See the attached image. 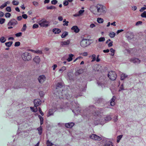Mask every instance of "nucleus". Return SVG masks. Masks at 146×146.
I'll list each match as a JSON object with an SVG mask.
<instances>
[{"label":"nucleus","mask_w":146,"mask_h":146,"mask_svg":"<svg viewBox=\"0 0 146 146\" xmlns=\"http://www.w3.org/2000/svg\"><path fill=\"white\" fill-rule=\"evenodd\" d=\"M96 11L93 9V7H90V11L94 14L99 15H104L106 13L107 9L104 5L100 4H97L94 7Z\"/></svg>","instance_id":"obj_1"},{"label":"nucleus","mask_w":146,"mask_h":146,"mask_svg":"<svg viewBox=\"0 0 146 146\" xmlns=\"http://www.w3.org/2000/svg\"><path fill=\"white\" fill-rule=\"evenodd\" d=\"M72 108L73 109L72 111L75 114H79L80 112L81 108L79 106V104L77 103L72 102Z\"/></svg>","instance_id":"obj_2"},{"label":"nucleus","mask_w":146,"mask_h":146,"mask_svg":"<svg viewBox=\"0 0 146 146\" xmlns=\"http://www.w3.org/2000/svg\"><path fill=\"white\" fill-rule=\"evenodd\" d=\"M37 23L41 27H47L49 26V22L45 19H42L41 20L39 19L37 20Z\"/></svg>","instance_id":"obj_3"},{"label":"nucleus","mask_w":146,"mask_h":146,"mask_svg":"<svg viewBox=\"0 0 146 146\" xmlns=\"http://www.w3.org/2000/svg\"><path fill=\"white\" fill-rule=\"evenodd\" d=\"M21 57L23 59L24 61H29L31 58V54L28 52H26L23 53L21 55Z\"/></svg>","instance_id":"obj_4"},{"label":"nucleus","mask_w":146,"mask_h":146,"mask_svg":"<svg viewBox=\"0 0 146 146\" xmlns=\"http://www.w3.org/2000/svg\"><path fill=\"white\" fill-rule=\"evenodd\" d=\"M108 76L111 80H115L117 75L115 72L112 71L109 72L108 74Z\"/></svg>","instance_id":"obj_5"},{"label":"nucleus","mask_w":146,"mask_h":146,"mask_svg":"<svg viewBox=\"0 0 146 146\" xmlns=\"http://www.w3.org/2000/svg\"><path fill=\"white\" fill-rule=\"evenodd\" d=\"M89 44V42L87 39H83L80 42V45L83 47H85Z\"/></svg>","instance_id":"obj_6"},{"label":"nucleus","mask_w":146,"mask_h":146,"mask_svg":"<svg viewBox=\"0 0 146 146\" xmlns=\"http://www.w3.org/2000/svg\"><path fill=\"white\" fill-rule=\"evenodd\" d=\"M89 137L91 139L95 141H100L102 139V138L100 137L95 134H92L90 135Z\"/></svg>","instance_id":"obj_7"},{"label":"nucleus","mask_w":146,"mask_h":146,"mask_svg":"<svg viewBox=\"0 0 146 146\" xmlns=\"http://www.w3.org/2000/svg\"><path fill=\"white\" fill-rule=\"evenodd\" d=\"M17 24L18 22L17 20L14 19H12L9 21V22L7 24V25L9 26H15L17 25Z\"/></svg>","instance_id":"obj_8"},{"label":"nucleus","mask_w":146,"mask_h":146,"mask_svg":"<svg viewBox=\"0 0 146 146\" xmlns=\"http://www.w3.org/2000/svg\"><path fill=\"white\" fill-rule=\"evenodd\" d=\"M70 42V40H68L66 41H62L60 42V46L61 47H65L68 46Z\"/></svg>","instance_id":"obj_9"},{"label":"nucleus","mask_w":146,"mask_h":146,"mask_svg":"<svg viewBox=\"0 0 146 146\" xmlns=\"http://www.w3.org/2000/svg\"><path fill=\"white\" fill-rule=\"evenodd\" d=\"M46 80V77L45 76L42 75L40 76L38 78V80L40 83H43Z\"/></svg>","instance_id":"obj_10"},{"label":"nucleus","mask_w":146,"mask_h":146,"mask_svg":"<svg viewBox=\"0 0 146 146\" xmlns=\"http://www.w3.org/2000/svg\"><path fill=\"white\" fill-rule=\"evenodd\" d=\"M41 102L39 99L35 100L34 101V104L35 107H37L41 104Z\"/></svg>","instance_id":"obj_11"},{"label":"nucleus","mask_w":146,"mask_h":146,"mask_svg":"<svg viewBox=\"0 0 146 146\" xmlns=\"http://www.w3.org/2000/svg\"><path fill=\"white\" fill-rule=\"evenodd\" d=\"M130 61L135 64H138L140 62V60L139 59L134 58L131 59Z\"/></svg>","instance_id":"obj_12"},{"label":"nucleus","mask_w":146,"mask_h":146,"mask_svg":"<svg viewBox=\"0 0 146 146\" xmlns=\"http://www.w3.org/2000/svg\"><path fill=\"white\" fill-rule=\"evenodd\" d=\"M98 86H101L103 88L105 87V81L103 80V81H99L97 82Z\"/></svg>","instance_id":"obj_13"},{"label":"nucleus","mask_w":146,"mask_h":146,"mask_svg":"<svg viewBox=\"0 0 146 146\" xmlns=\"http://www.w3.org/2000/svg\"><path fill=\"white\" fill-rule=\"evenodd\" d=\"M116 97L114 96H113L112 98L110 100V103L111 106H114L115 104V101L116 99Z\"/></svg>","instance_id":"obj_14"},{"label":"nucleus","mask_w":146,"mask_h":146,"mask_svg":"<svg viewBox=\"0 0 146 146\" xmlns=\"http://www.w3.org/2000/svg\"><path fill=\"white\" fill-rule=\"evenodd\" d=\"M71 29L76 33H78L80 31L79 29L76 26H73L72 28Z\"/></svg>","instance_id":"obj_15"},{"label":"nucleus","mask_w":146,"mask_h":146,"mask_svg":"<svg viewBox=\"0 0 146 146\" xmlns=\"http://www.w3.org/2000/svg\"><path fill=\"white\" fill-rule=\"evenodd\" d=\"M84 70L82 69H80L77 70L75 73V74L76 76H78L83 72Z\"/></svg>","instance_id":"obj_16"},{"label":"nucleus","mask_w":146,"mask_h":146,"mask_svg":"<svg viewBox=\"0 0 146 146\" xmlns=\"http://www.w3.org/2000/svg\"><path fill=\"white\" fill-rule=\"evenodd\" d=\"M74 124V123L72 122L69 123H66L65 125L67 128H70L73 126Z\"/></svg>","instance_id":"obj_17"},{"label":"nucleus","mask_w":146,"mask_h":146,"mask_svg":"<svg viewBox=\"0 0 146 146\" xmlns=\"http://www.w3.org/2000/svg\"><path fill=\"white\" fill-rule=\"evenodd\" d=\"M74 56V55L72 54H69L68 57L67 59V60L68 62H70L72 61L73 59V57Z\"/></svg>","instance_id":"obj_18"},{"label":"nucleus","mask_w":146,"mask_h":146,"mask_svg":"<svg viewBox=\"0 0 146 146\" xmlns=\"http://www.w3.org/2000/svg\"><path fill=\"white\" fill-rule=\"evenodd\" d=\"M63 86V84L62 83L59 82L56 84V89H59L60 88H62Z\"/></svg>","instance_id":"obj_19"},{"label":"nucleus","mask_w":146,"mask_h":146,"mask_svg":"<svg viewBox=\"0 0 146 146\" xmlns=\"http://www.w3.org/2000/svg\"><path fill=\"white\" fill-rule=\"evenodd\" d=\"M33 60L36 63H39L40 61L39 57L38 56H36L34 58Z\"/></svg>","instance_id":"obj_20"},{"label":"nucleus","mask_w":146,"mask_h":146,"mask_svg":"<svg viewBox=\"0 0 146 146\" xmlns=\"http://www.w3.org/2000/svg\"><path fill=\"white\" fill-rule=\"evenodd\" d=\"M104 145L105 146H113L112 142L110 141H106Z\"/></svg>","instance_id":"obj_21"},{"label":"nucleus","mask_w":146,"mask_h":146,"mask_svg":"<svg viewBox=\"0 0 146 146\" xmlns=\"http://www.w3.org/2000/svg\"><path fill=\"white\" fill-rule=\"evenodd\" d=\"M111 119V117L110 115H108L106 117H105L104 119L106 122H108V121L110 120Z\"/></svg>","instance_id":"obj_22"},{"label":"nucleus","mask_w":146,"mask_h":146,"mask_svg":"<svg viewBox=\"0 0 146 146\" xmlns=\"http://www.w3.org/2000/svg\"><path fill=\"white\" fill-rule=\"evenodd\" d=\"M53 32L55 34H58L60 32V30L58 29L55 28L53 29Z\"/></svg>","instance_id":"obj_23"},{"label":"nucleus","mask_w":146,"mask_h":146,"mask_svg":"<svg viewBox=\"0 0 146 146\" xmlns=\"http://www.w3.org/2000/svg\"><path fill=\"white\" fill-rule=\"evenodd\" d=\"M127 76L125 74H122L121 76V80H123L125 78H127Z\"/></svg>","instance_id":"obj_24"},{"label":"nucleus","mask_w":146,"mask_h":146,"mask_svg":"<svg viewBox=\"0 0 146 146\" xmlns=\"http://www.w3.org/2000/svg\"><path fill=\"white\" fill-rule=\"evenodd\" d=\"M30 50L32 52H34V53H36L37 54H42V52L41 50Z\"/></svg>","instance_id":"obj_25"},{"label":"nucleus","mask_w":146,"mask_h":146,"mask_svg":"<svg viewBox=\"0 0 146 146\" xmlns=\"http://www.w3.org/2000/svg\"><path fill=\"white\" fill-rule=\"evenodd\" d=\"M54 113V112L52 110L50 109L49 110L48 112V114L47 115L48 117H49L50 115H53Z\"/></svg>","instance_id":"obj_26"},{"label":"nucleus","mask_w":146,"mask_h":146,"mask_svg":"<svg viewBox=\"0 0 146 146\" xmlns=\"http://www.w3.org/2000/svg\"><path fill=\"white\" fill-rule=\"evenodd\" d=\"M30 109L32 111L34 112H36L38 111L37 107H30Z\"/></svg>","instance_id":"obj_27"},{"label":"nucleus","mask_w":146,"mask_h":146,"mask_svg":"<svg viewBox=\"0 0 146 146\" xmlns=\"http://www.w3.org/2000/svg\"><path fill=\"white\" fill-rule=\"evenodd\" d=\"M13 43V42L12 41H10L5 43V44L7 46L10 47L11 46Z\"/></svg>","instance_id":"obj_28"},{"label":"nucleus","mask_w":146,"mask_h":146,"mask_svg":"<svg viewBox=\"0 0 146 146\" xmlns=\"http://www.w3.org/2000/svg\"><path fill=\"white\" fill-rule=\"evenodd\" d=\"M38 117L40 119V124L41 125L43 123V118L40 115H39L38 116Z\"/></svg>","instance_id":"obj_29"},{"label":"nucleus","mask_w":146,"mask_h":146,"mask_svg":"<svg viewBox=\"0 0 146 146\" xmlns=\"http://www.w3.org/2000/svg\"><path fill=\"white\" fill-rule=\"evenodd\" d=\"M46 9L48 10L49 9H56V7L53 6H47L46 7Z\"/></svg>","instance_id":"obj_30"},{"label":"nucleus","mask_w":146,"mask_h":146,"mask_svg":"<svg viewBox=\"0 0 146 146\" xmlns=\"http://www.w3.org/2000/svg\"><path fill=\"white\" fill-rule=\"evenodd\" d=\"M6 41L5 38L4 36H2L0 38V41L1 43H4Z\"/></svg>","instance_id":"obj_31"},{"label":"nucleus","mask_w":146,"mask_h":146,"mask_svg":"<svg viewBox=\"0 0 146 146\" xmlns=\"http://www.w3.org/2000/svg\"><path fill=\"white\" fill-rule=\"evenodd\" d=\"M97 21L99 23H102L104 22V20L101 18H98L97 19Z\"/></svg>","instance_id":"obj_32"},{"label":"nucleus","mask_w":146,"mask_h":146,"mask_svg":"<svg viewBox=\"0 0 146 146\" xmlns=\"http://www.w3.org/2000/svg\"><path fill=\"white\" fill-rule=\"evenodd\" d=\"M37 130L38 131V133L39 135H41L42 132V128L41 126H40L39 127L37 128Z\"/></svg>","instance_id":"obj_33"},{"label":"nucleus","mask_w":146,"mask_h":146,"mask_svg":"<svg viewBox=\"0 0 146 146\" xmlns=\"http://www.w3.org/2000/svg\"><path fill=\"white\" fill-rule=\"evenodd\" d=\"M115 35V33L113 32H111L109 34V36L111 38H114Z\"/></svg>","instance_id":"obj_34"},{"label":"nucleus","mask_w":146,"mask_h":146,"mask_svg":"<svg viewBox=\"0 0 146 146\" xmlns=\"http://www.w3.org/2000/svg\"><path fill=\"white\" fill-rule=\"evenodd\" d=\"M46 144L47 146H52L53 145V144L49 141V140L47 141Z\"/></svg>","instance_id":"obj_35"},{"label":"nucleus","mask_w":146,"mask_h":146,"mask_svg":"<svg viewBox=\"0 0 146 146\" xmlns=\"http://www.w3.org/2000/svg\"><path fill=\"white\" fill-rule=\"evenodd\" d=\"M122 135H120L117 137V143H119V142L120 140L122 138Z\"/></svg>","instance_id":"obj_36"},{"label":"nucleus","mask_w":146,"mask_h":146,"mask_svg":"<svg viewBox=\"0 0 146 146\" xmlns=\"http://www.w3.org/2000/svg\"><path fill=\"white\" fill-rule=\"evenodd\" d=\"M92 59L91 62H92L96 60V55L95 54H93L92 56Z\"/></svg>","instance_id":"obj_37"},{"label":"nucleus","mask_w":146,"mask_h":146,"mask_svg":"<svg viewBox=\"0 0 146 146\" xmlns=\"http://www.w3.org/2000/svg\"><path fill=\"white\" fill-rule=\"evenodd\" d=\"M68 35V33L66 32H64L62 35L61 37L62 38H65Z\"/></svg>","instance_id":"obj_38"},{"label":"nucleus","mask_w":146,"mask_h":146,"mask_svg":"<svg viewBox=\"0 0 146 146\" xmlns=\"http://www.w3.org/2000/svg\"><path fill=\"white\" fill-rule=\"evenodd\" d=\"M19 1L15 0H13L12 1V4L15 5H19Z\"/></svg>","instance_id":"obj_39"},{"label":"nucleus","mask_w":146,"mask_h":146,"mask_svg":"<svg viewBox=\"0 0 146 146\" xmlns=\"http://www.w3.org/2000/svg\"><path fill=\"white\" fill-rule=\"evenodd\" d=\"M26 28L27 26L26 24L24 25L21 29V31L23 32L25 31L26 30Z\"/></svg>","instance_id":"obj_40"},{"label":"nucleus","mask_w":146,"mask_h":146,"mask_svg":"<svg viewBox=\"0 0 146 146\" xmlns=\"http://www.w3.org/2000/svg\"><path fill=\"white\" fill-rule=\"evenodd\" d=\"M141 16L142 17L146 18V11H145L143 13H141Z\"/></svg>","instance_id":"obj_41"},{"label":"nucleus","mask_w":146,"mask_h":146,"mask_svg":"<svg viewBox=\"0 0 146 146\" xmlns=\"http://www.w3.org/2000/svg\"><path fill=\"white\" fill-rule=\"evenodd\" d=\"M5 21V19L0 18V24H3Z\"/></svg>","instance_id":"obj_42"},{"label":"nucleus","mask_w":146,"mask_h":146,"mask_svg":"<svg viewBox=\"0 0 146 146\" xmlns=\"http://www.w3.org/2000/svg\"><path fill=\"white\" fill-rule=\"evenodd\" d=\"M146 9V5H144V6L141 7L139 10V11L141 12H143L144 10Z\"/></svg>","instance_id":"obj_43"},{"label":"nucleus","mask_w":146,"mask_h":146,"mask_svg":"<svg viewBox=\"0 0 146 146\" xmlns=\"http://www.w3.org/2000/svg\"><path fill=\"white\" fill-rule=\"evenodd\" d=\"M5 16L6 18H9L11 16V14L9 13H7L5 14Z\"/></svg>","instance_id":"obj_44"},{"label":"nucleus","mask_w":146,"mask_h":146,"mask_svg":"<svg viewBox=\"0 0 146 146\" xmlns=\"http://www.w3.org/2000/svg\"><path fill=\"white\" fill-rule=\"evenodd\" d=\"M58 3V1L56 0H52L51 1V3L53 5H56Z\"/></svg>","instance_id":"obj_45"},{"label":"nucleus","mask_w":146,"mask_h":146,"mask_svg":"<svg viewBox=\"0 0 146 146\" xmlns=\"http://www.w3.org/2000/svg\"><path fill=\"white\" fill-rule=\"evenodd\" d=\"M105 40V38L104 37H102L99 38L98 39V41L100 42L104 41Z\"/></svg>","instance_id":"obj_46"},{"label":"nucleus","mask_w":146,"mask_h":146,"mask_svg":"<svg viewBox=\"0 0 146 146\" xmlns=\"http://www.w3.org/2000/svg\"><path fill=\"white\" fill-rule=\"evenodd\" d=\"M22 35V33L21 32H19L15 34V36L17 37L21 36Z\"/></svg>","instance_id":"obj_47"},{"label":"nucleus","mask_w":146,"mask_h":146,"mask_svg":"<svg viewBox=\"0 0 146 146\" xmlns=\"http://www.w3.org/2000/svg\"><path fill=\"white\" fill-rule=\"evenodd\" d=\"M66 69V67L64 66H63L60 69V70H59V71H62V72L63 71L65 70Z\"/></svg>","instance_id":"obj_48"},{"label":"nucleus","mask_w":146,"mask_h":146,"mask_svg":"<svg viewBox=\"0 0 146 146\" xmlns=\"http://www.w3.org/2000/svg\"><path fill=\"white\" fill-rule=\"evenodd\" d=\"M6 10L9 12H10L11 11V8L10 7H7L6 9Z\"/></svg>","instance_id":"obj_49"},{"label":"nucleus","mask_w":146,"mask_h":146,"mask_svg":"<svg viewBox=\"0 0 146 146\" xmlns=\"http://www.w3.org/2000/svg\"><path fill=\"white\" fill-rule=\"evenodd\" d=\"M20 42H16L15 43V46H20Z\"/></svg>","instance_id":"obj_50"},{"label":"nucleus","mask_w":146,"mask_h":146,"mask_svg":"<svg viewBox=\"0 0 146 146\" xmlns=\"http://www.w3.org/2000/svg\"><path fill=\"white\" fill-rule=\"evenodd\" d=\"M38 27V25L37 24H34L33 26V29L37 28Z\"/></svg>","instance_id":"obj_51"},{"label":"nucleus","mask_w":146,"mask_h":146,"mask_svg":"<svg viewBox=\"0 0 146 146\" xmlns=\"http://www.w3.org/2000/svg\"><path fill=\"white\" fill-rule=\"evenodd\" d=\"M142 23V22L141 21H138L136 23L135 25L136 26H138L139 25H141Z\"/></svg>","instance_id":"obj_52"},{"label":"nucleus","mask_w":146,"mask_h":146,"mask_svg":"<svg viewBox=\"0 0 146 146\" xmlns=\"http://www.w3.org/2000/svg\"><path fill=\"white\" fill-rule=\"evenodd\" d=\"M63 3L64 5L67 6L68 4V2L67 1H64Z\"/></svg>","instance_id":"obj_53"},{"label":"nucleus","mask_w":146,"mask_h":146,"mask_svg":"<svg viewBox=\"0 0 146 146\" xmlns=\"http://www.w3.org/2000/svg\"><path fill=\"white\" fill-rule=\"evenodd\" d=\"M38 111H39V112L40 113V114L42 115V116H43L44 115V113H43L42 111V110H41V108L39 107L38 108Z\"/></svg>","instance_id":"obj_54"},{"label":"nucleus","mask_w":146,"mask_h":146,"mask_svg":"<svg viewBox=\"0 0 146 146\" xmlns=\"http://www.w3.org/2000/svg\"><path fill=\"white\" fill-rule=\"evenodd\" d=\"M124 90L123 84H122L121 85V86L119 87V91H120L121 90Z\"/></svg>","instance_id":"obj_55"},{"label":"nucleus","mask_w":146,"mask_h":146,"mask_svg":"<svg viewBox=\"0 0 146 146\" xmlns=\"http://www.w3.org/2000/svg\"><path fill=\"white\" fill-rule=\"evenodd\" d=\"M33 4L35 6H37L38 5V3L36 1L33 2Z\"/></svg>","instance_id":"obj_56"},{"label":"nucleus","mask_w":146,"mask_h":146,"mask_svg":"<svg viewBox=\"0 0 146 146\" xmlns=\"http://www.w3.org/2000/svg\"><path fill=\"white\" fill-rule=\"evenodd\" d=\"M22 17L24 19H26L27 18V15L26 14H23L22 15Z\"/></svg>","instance_id":"obj_57"},{"label":"nucleus","mask_w":146,"mask_h":146,"mask_svg":"<svg viewBox=\"0 0 146 146\" xmlns=\"http://www.w3.org/2000/svg\"><path fill=\"white\" fill-rule=\"evenodd\" d=\"M58 19L59 21H62L63 20L62 17L61 16H59L58 17Z\"/></svg>","instance_id":"obj_58"},{"label":"nucleus","mask_w":146,"mask_h":146,"mask_svg":"<svg viewBox=\"0 0 146 146\" xmlns=\"http://www.w3.org/2000/svg\"><path fill=\"white\" fill-rule=\"evenodd\" d=\"M82 55L84 56H86L88 55V53L87 52H84L81 54Z\"/></svg>","instance_id":"obj_59"},{"label":"nucleus","mask_w":146,"mask_h":146,"mask_svg":"<svg viewBox=\"0 0 146 146\" xmlns=\"http://www.w3.org/2000/svg\"><path fill=\"white\" fill-rule=\"evenodd\" d=\"M4 15V14L3 12L2 11H0V17H3Z\"/></svg>","instance_id":"obj_60"},{"label":"nucleus","mask_w":146,"mask_h":146,"mask_svg":"<svg viewBox=\"0 0 146 146\" xmlns=\"http://www.w3.org/2000/svg\"><path fill=\"white\" fill-rule=\"evenodd\" d=\"M17 19L18 21H20L22 19V17L20 16L17 17Z\"/></svg>","instance_id":"obj_61"},{"label":"nucleus","mask_w":146,"mask_h":146,"mask_svg":"<svg viewBox=\"0 0 146 146\" xmlns=\"http://www.w3.org/2000/svg\"><path fill=\"white\" fill-rule=\"evenodd\" d=\"M113 43V42L111 41L108 44V46L109 47L112 46L113 45V44H112Z\"/></svg>","instance_id":"obj_62"},{"label":"nucleus","mask_w":146,"mask_h":146,"mask_svg":"<svg viewBox=\"0 0 146 146\" xmlns=\"http://www.w3.org/2000/svg\"><path fill=\"white\" fill-rule=\"evenodd\" d=\"M68 23H69V22L68 21H66V22H65V23H64L63 25L64 26H67L68 25Z\"/></svg>","instance_id":"obj_63"},{"label":"nucleus","mask_w":146,"mask_h":146,"mask_svg":"<svg viewBox=\"0 0 146 146\" xmlns=\"http://www.w3.org/2000/svg\"><path fill=\"white\" fill-rule=\"evenodd\" d=\"M95 25L94 24L92 23L90 25V27L92 28L94 27H95Z\"/></svg>","instance_id":"obj_64"}]
</instances>
